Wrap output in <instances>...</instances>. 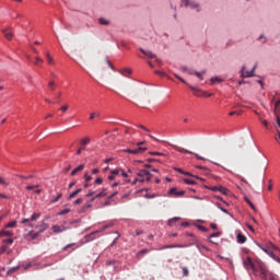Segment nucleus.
Wrapping results in <instances>:
<instances>
[{
    "mask_svg": "<svg viewBox=\"0 0 280 280\" xmlns=\"http://www.w3.org/2000/svg\"><path fill=\"white\" fill-rule=\"evenodd\" d=\"M257 266H258V270L260 272V275H259L260 279H264V280H276L275 273L270 272L268 270V267H266V264H264L262 261H257Z\"/></svg>",
    "mask_w": 280,
    "mask_h": 280,
    "instance_id": "obj_1",
    "label": "nucleus"
},
{
    "mask_svg": "<svg viewBox=\"0 0 280 280\" xmlns=\"http://www.w3.org/2000/svg\"><path fill=\"white\" fill-rule=\"evenodd\" d=\"M136 180H139V183H150V180H152V173L147 170H140L137 173Z\"/></svg>",
    "mask_w": 280,
    "mask_h": 280,
    "instance_id": "obj_2",
    "label": "nucleus"
},
{
    "mask_svg": "<svg viewBox=\"0 0 280 280\" xmlns=\"http://www.w3.org/2000/svg\"><path fill=\"white\" fill-rule=\"evenodd\" d=\"M243 266L244 268H246V270H254V272L256 270H259L257 262L256 265L253 264V260L250 259V257H246V259L243 260Z\"/></svg>",
    "mask_w": 280,
    "mask_h": 280,
    "instance_id": "obj_3",
    "label": "nucleus"
},
{
    "mask_svg": "<svg viewBox=\"0 0 280 280\" xmlns=\"http://www.w3.org/2000/svg\"><path fill=\"white\" fill-rule=\"evenodd\" d=\"M175 150H177V152H180V154H194L196 156V159H198L199 161H205V158L200 156L197 153H194L187 149L180 148V147H175Z\"/></svg>",
    "mask_w": 280,
    "mask_h": 280,
    "instance_id": "obj_4",
    "label": "nucleus"
},
{
    "mask_svg": "<svg viewBox=\"0 0 280 280\" xmlns=\"http://www.w3.org/2000/svg\"><path fill=\"white\" fill-rule=\"evenodd\" d=\"M255 69H257V65H255L254 68L250 71H246V67H243V69H242L243 78H254L255 77Z\"/></svg>",
    "mask_w": 280,
    "mask_h": 280,
    "instance_id": "obj_5",
    "label": "nucleus"
},
{
    "mask_svg": "<svg viewBox=\"0 0 280 280\" xmlns=\"http://www.w3.org/2000/svg\"><path fill=\"white\" fill-rule=\"evenodd\" d=\"M145 150H148V148L145 147H138L137 149H127L126 152L128 154H143V152H145Z\"/></svg>",
    "mask_w": 280,
    "mask_h": 280,
    "instance_id": "obj_6",
    "label": "nucleus"
},
{
    "mask_svg": "<svg viewBox=\"0 0 280 280\" xmlns=\"http://www.w3.org/2000/svg\"><path fill=\"white\" fill-rule=\"evenodd\" d=\"M51 231L52 233H65V231H69V228L66 225H52Z\"/></svg>",
    "mask_w": 280,
    "mask_h": 280,
    "instance_id": "obj_7",
    "label": "nucleus"
},
{
    "mask_svg": "<svg viewBox=\"0 0 280 280\" xmlns=\"http://www.w3.org/2000/svg\"><path fill=\"white\" fill-rule=\"evenodd\" d=\"M40 235L38 232H28L27 234L24 235V240H27V242H33V240H36Z\"/></svg>",
    "mask_w": 280,
    "mask_h": 280,
    "instance_id": "obj_8",
    "label": "nucleus"
},
{
    "mask_svg": "<svg viewBox=\"0 0 280 280\" xmlns=\"http://www.w3.org/2000/svg\"><path fill=\"white\" fill-rule=\"evenodd\" d=\"M2 34L4 38H7V40H12V38H14V34L12 33V31H10V28L2 30Z\"/></svg>",
    "mask_w": 280,
    "mask_h": 280,
    "instance_id": "obj_9",
    "label": "nucleus"
},
{
    "mask_svg": "<svg viewBox=\"0 0 280 280\" xmlns=\"http://www.w3.org/2000/svg\"><path fill=\"white\" fill-rule=\"evenodd\" d=\"M35 229H38L37 233H45V231H47V229H49V225L47 223H45V221H42V223L39 225H36Z\"/></svg>",
    "mask_w": 280,
    "mask_h": 280,
    "instance_id": "obj_10",
    "label": "nucleus"
},
{
    "mask_svg": "<svg viewBox=\"0 0 280 280\" xmlns=\"http://www.w3.org/2000/svg\"><path fill=\"white\" fill-rule=\"evenodd\" d=\"M38 218H40V213H34V214H32V217L30 219H24L22 221V224H27L28 222H36V220H38Z\"/></svg>",
    "mask_w": 280,
    "mask_h": 280,
    "instance_id": "obj_11",
    "label": "nucleus"
},
{
    "mask_svg": "<svg viewBox=\"0 0 280 280\" xmlns=\"http://www.w3.org/2000/svg\"><path fill=\"white\" fill-rule=\"evenodd\" d=\"M168 194H171V196H175L176 198L180 197V196H185L184 190H177L176 188H171Z\"/></svg>",
    "mask_w": 280,
    "mask_h": 280,
    "instance_id": "obj_12",
    "label": "nucleus"
},
{
    "mask_svg": "<svg viewBox=\"0 0 280 280\" xmlns=\"http://www.w3.org/2000/svg\"><path fill=\"white\" fill-rule=\"evenodd\" d=\"M189 89L191 91H196L194 93V95H196V97H205V95H207V92H202V91L198 90L197 88H194L192 85H189Z\"/></svg>",
    "mask_w": 280,
    "mask_h": 280,
    "instance_id": "obj_13",
    "label": "nucleus"
},
{
    "mask_svg": "<svg viewBox=\"0 0 280 280\" xmlns=\"http://www.w3.org/2000/svg\"><path fill=\"white\" fill-rule=\"evenodd\" d=\"M140 51L144 55V56H147L148 58H151V59H154V58H156V55H154L152 51H150V50H145V49H143V48H140Z\"/></svg>",
    "mask_w": 280,
    "mask_h": 280,
    "instance_id": "obj_14",
    "label": "nucleus"
},
{
    "mask_svg": "<svg viewBox=\"0 0 280 280\" xmlns=\"http://www.w3.org/2000/svg\"><path fill=\"white\" fill-rule=\"evenodd\" d=\"M45 56H46L48 65H51V66L56 65V60H54V57H51V54L49 51H47L45 54Z\"/></svg>",
    "mask_w": 280,
    "mask_h": 280,
    "instance_id": "obj_15",
    "label": "nucleus"
},
{
    "mask_svg": "<svg viewBox=\"0 0 280 280\" xmlns=\"http://www.w3.org/2000/svg\"><path fill=\"white\" fill-rule=\"evenodd\" d=\"M35 65V67H43V65L45 63V60L40 57H35V61L33 62Z\"/></svg>",
    "mask_w": 280,
    "mask_h": 280,
    "instance_id": "obj_16",
    "label": "nucleus"
},
{
    "mask_svg": "<svg viewBox=\"0 0 280 280\" xmlns=\"http://www.w3.org/2000/svg\"><path fill=\"white\" fill-rule=\"evenodd\" d=\"M236 240H237L238 244H246V236H244V234H242V233L237 234Z\"/></svg>",
    "mask_w": 280,
    "mask_h": 280,
    "instance_id": "obj_17",
    "label": "nucleus"
},
{
    "mask_svg": "<svg viewBox=\"0 0 280 280\" xmlns=\"http://www.w3.org/2000/svg\"><path fill=\"white\" fill-rule=\"evenodd\" d=\"M82 170H84V164H81V165L77 166V167L71 172V176H75V174H78V172H82Z\"/></svg>",
    "mask_w": 280,
    "mask_h": 280,
    "instance_id": "obj_18",
    "label": "nucleus"
},
{
    "mask_svg": "<svg viewBox=\"0 0 280 280\" xmlns=\"http://www.w3.org/2000/svg\"><path fill=\"white\" fill-rule=\"evenodd\" d=\"M245 202H247V205H249L250 209H253V211H257V208L255 207V203L250 201V199H248V197L244 198Z\"/></svg>",
    "mask_w": 280,
    "mask_h": 280,
    "instance_id": "obj_19",
    "label": "nucleus"
},
{
    "mask_svg": "<svg viewBox=\"0 0 280 280\" xmlns=\"http://www.w3.org/2000/svg\"><path fill=\"white\" fill-rule=\"evenodd\" d=\"M185 2L186 7H190V8H198V3L191 2L189 0H183Z\"/></svg>",
    "mask_w": 280,
    "mask_h": 280,
    "instance_id": "obj_20",
    "label": "nucleus"
},
{
    "mask_svg": "<svg viewBox=\"0 0 280 280\" xmlns=\"http://www.w3.org/2000/svg\"><path fill=\"white\" fill-rule=\"evenodd\" d=\"M121 75L128 77L132 73V70L130 68H125L120 71Z\"/></svg>",
    "mask_w": 280,
    "mask_h": 280,
    "instance_id": "obj_21",
    "label": "nucleus"
},
{
    "mask_svg": "<svg viewBox=\"0 0 280 280\" xmlns=\"http://www.w3.org/2000/svg\"><path fill=\"white\" fill-rule=\"evenodd\" d=\"M106 196H107L106 188H103L101 192L94 196V198H104Z\"/></svg>",
    "mask_w": 280,
    "mask_h": 280,
    "instance_id": "obj_22",
    "label": "nucleus"
},
{
    "mask_svg": "<svg viewBox=\"0 0 280 280\" xmlns=\"http://www.w3.org/2000/svg\"><path fill=\"white\" fill-rule=\"evenodd\" d=\"M81 145H89V143H91V138L85 137L83 139L80 140Z\"/></svg>",
    "mask_w": 280,
    "mask_h": 280,
    "instance_id": "obj_23",
    "label": "nucleus"
},
{
    "mask_svg": "<svg viewBox=\"0 0 280 280\" xmlns=\"http://www.w3.org/2000/svg\"><path fill=\"white\" fill-rule=\"evenodd\" d=\"M78 194H82V189H77L74 190L72 194L69 195V200H72V198H75V196H78Z\"/></svg>",
    "mask_w": 280,
    "mask_h": 280,
    "instance_id": "obj_24",
    "label": "nucleus"
},
{
    "mask_svg": "<svg viewBox=\"0 0 280 280\" xmlns=\"http://www.w3.org/2000/svg\"><path fill=\"white\" fill-rule=\"evenodd\" d=\"M178 220H180L179 217H175L173 219L168 220V226H174V224H176V222H178Z\"/></svg>",
    "mask_w": 280,
    "mask_h": 280,
    "instance_id": "obj_25",
    "label": "nucleus"
},
{
    "mask_svg": "<svg viewBox=\"0 0 280 280\" xmlns=\"http://www.w3.org/2000/svg\"><path fill=\"white\" fill-rule=\"evenodd\" d=\"M0 235H1V236H5V237H12V232L2 230V231L0 232Z\"/></svg>",
    "mask_w": 280,
    "mask_h": 280,
    "instance_id": "obj_26",
    "label": "nucleus"
},
{
    "mask_svg": "<svg viewBox=\"0 0 280 280\" xmlns=\"http://www.w3.org/2000/svg\"><path fill=\"white\" fill-rule=\"evenodd\" d=\"M165 248H185V245L172 244V245H166Z\"/></svg>",
    "mask_w": 280,
    "mask_h": 280,
    "instance_id": "obj_27",
    "label": "nucleus"
},
{
    "mask_svg": "<svg viewBox=\"0 0 280 280\" xmlns=\"http://www.w3.org/2000/svg\"><path fill=\"white\" fill-rule=\"evenodd\" d=\"M98 22L101 25H110V21H108L104 18L98 19Z\"/></svg>",
    "mask_w": 280,
    "mask_h": 280,
    "instance_id": "obj_28",
    "label": "nucleus"
},
{
    "mask_svg": "<svg viewBox=\"0 0 280 280\" xmlns=\"http://www.w3.org/2000/svg\"><path fill=\"white\" fill-rule=\"evenodd\" d=\"M218 191H220V194H223L224 196L229 194V189H226V187H223V186H219Z\"/></svg>",
    "mask_w": 280,
    "mask_h": 280,
    "instance_id": "obj_29",
    "label": "nucleus"
},
{
    "mask_svg": "<svg viewBox=\"0 0 280 280\" xmlns=\"http://www.w3.org/2000/svg\"><path fill=\"white\" fill-rule=\"evenodd\" d=\"M182 71L188 72V75H196V71L187 68H182Z\"/></svg>",
    "mask_w": 280,
    "mask_h": 280,
    "instance_id": "obj_30",
    "label": "nucleus"
},
{
    "mask_svg": "<svg viewBox=\"0 0 280 280\" xmlns=\"http://www.w3.org/2000/svg\"><path fill=\"white\" fill-rule=\"evenodd\" d=\"M48 88L50 89V91H56V82L55 81H49L48 82Z\"/></svg>",
    "mask_w": 280,
    "mask_h": 280,
    "instance_id": "obj_31",
    "label": "nucleus"
},
{
    "mask_svg": "<svg viewBox=\"0 0 280 280\" xmlns=\"http://www.w3.org/2000/svg\"><path fill=\"white\" fill-rule=\"evenodd\" d=\"M16 226V221H11L5 225V229H14Z\"/></svg>",
    "mask_w": 280,
    "mask_h": 280,
    "instance_id": "obj_32",
    "label": "nucleus"
},
{
    "mask_svg": "<svg viewBox=\"0 0 280 280\" xmlns=\"http://www.w3.org/2000/svg\"><path fill=\"white\" fill-rule=\"evenodd\" d=\"M67 213H71V209L67 208V209H63L61 210L58 215H67Z\"/></svg>",
    "mask_w": 280,
    "mask_h": 280,
    "instance_id": "obj_33",
    "label": "nucleus"
},
{
    "mask_svg": "<svg viewBox=\"0 0 280 280\" xmlns=\"http://www.w3.org/2000/svg\"><path fill=\"white\" fill-rule=\"evenodd\" d=\"M175 75V78L177 79V80H179V81H182L183 82V84H186V86H189V83H187V81H185V79H183L180 75H178V74H174Z\"/></svg>",
    "mask_w": 280,
    "mask_h": 280,
    "instance_id": "obj_34",
    "label": "nucleus"
},
{
    "mask_svg": "<svg viewBox=\"0 0 280 280\" xmlns=\"http://www.w3.org/2000/svg\"><path fill=\"white\" fill-rule=\"evenodd\" d=\"M60 198H62V192H59L56 198L51 199V203L54 205V203L58 202V200H60Z\"/></svg>",
    "mask_w": 280,
    "mask_h": 280,
    "instance_id": "obj_35",
    "label": "nucleus"
},
{
    "mask_svg": "<svg viewBox=\"0 0 280 280\" xmlns=\"http://www.w3.org/2000/svg\"><path fill=\"white\" fill-rule=\"evenodd\" d=\"M184 183H186V185H196V180L189 178H185Z\"/></svg>",
    "mask_w": 280,
    "mask_h": 280,
    "instance_id": "obj_36",
    "label": "nucleus"
},
{
    "mask_svg": "<svg viewBox=\"0 0 280 280\" xmlns=\"http://www.w3.org/2000/svg\"><path fill=\"white\" fill-rule=\"evenodd\" d=\"M2 253H8V245L3 244V245L0 247V255H2Z\"/></svg>",
    "mask_w": 280,
    "mask_h": 280,
    "instance_id": "obj_37",
    "label": "nucleus"
},
{
    "mask_svg": "<svg viewBox=\"0 0 280 280\" xmlns=\"http://www.w3.org/2000/svg\"><path fill=\"white\" fill-rule=\"evenodd\" d=\"M206 189H209L210 191H218L219 186H206Z\"/></svg>",
    "mask_w": 280,
    "mask_h": 280,
    "instance_id": "obj_38",
    "label": "nucleus"
},
{
    "mask_svg": "<svg viewBox=\"0 0 280 280\" xmlns=\"http://www.w3.org/2000/svg\"><path fill=\"white\" fill-rule=\"evenodd\" d=\"M84 178H85V183H91V180H93V177L89 175V173L84 174Z\"/></svg>",
    "mask_w": 280,
    "mask_h": 280,
    "instance_id": "obj_39",
    "label": "nucleus"
},
{
    "mask_svg": "<svg viewBox=\"0 0 280 280\" xmlns=\"http://www.w3.org/2000/svg\"><path fill=\"white\" fill-rule=\"evenodd\" d=\"M110 174H113L117 178V176H120L119 168L112 170Z\"/></svg>",
    "mask_w": 280,
    "mask_h": 280,
    "instance_id": "obj_40",
    "label": "nucleus"
},
{
    "mask_svg": "<svg viewBox=\"0 0 280 280\" xmlns=\"http://www.w3.org/2000/svg\"><path fill=\"white\" fill-rule=\"evenodd\" d=\"M149 250L148 249H141L140 252H138V257H141L143 255H148Z\"/></svg>",
    "mask_w": 280,
    "mask_h": 280,
    "instance_id": "obj_41",
    "label": "nucleus"
},
{
    "mask_svg": "<svg viewBox=\"0 0 280 280\" xmlns=\"http://www.w3.org/2000/svg\"><path fill=\"white\" fill-rule=\"evenodd\" d=\"M195 75H196L197 78H199V80H205V78H202V75H205V72H198V71H196V72H195Z\"/></svg>",
    "mask_w": 280,
    "mask_h": 280,
    "instance_id": "obj_42",
    "label": "nucleus"
},
{
    "mask_svg": "<svg viewBox=\"0 0 280 280\" xmlns=\"http://www.w3.org/2000/svg\"><path fill=\"white\" fill-rule=\"evenodd\" d=\"M119 174L122 176V178H128V173H126L124 170L119 168Z\"/></svg>",
    "mask_w": 280,
    "mask_h": 280,
    "instance_id": "obj_43",
    "label": "nucleus"
},
{
    "mask_svg": "<svg viewBox=\"0 0 280 280\" xmlns=\"http://www.w3.org/2000/svg\"><path fill=\"white\" fill-rule=\"evenodd\" d=\"M183 275L184 277H189V269L187 267H183Z\"/></svg>",
    "mask_w": 280,
    "mask_h": 280,
    "instance_id": "obj_44",
    "label": "nucleus"
},
{
    "mask_svg": "<svg viewBox=\"0 0 280 280\" xmlns=\"http://www.w3.org/2000/svg\"><path fill=\"white\" fill-rule=\"evenodd\" d=\"M3 244H14V238H7L3 241Z\"/></svg>",
    "mask_w": 280,
    "mask_h": 280,
    "instance_id": "obj_45",
    "label": "nucleus"
},
{
    "mask_svg": "<svg viewBox=\"0 0 280 280\" xmlns=\"http://www.w3.org/2000/svg\"><path fill=\"white\" fill-rule=\"evenodd\" d=\"M220 235H222V232L212 233V234L210 235V240L213 238V237H220Z\"/></svg>",
    "mask_w": 280,
    "mask_h": 280,
    "instance_id": "obj_46",
    "label": "nucleus"
},
{
    "mask_svg": "<svg viewBox=\"0 0 280 280\" xmlns=\"http://www.w3.org/2000/svg\"><path fill=\"white\" fill-rule=\"evenodd\" d=\"M0 185H4L5 187H8V185H10V183L5 182V179L0 177Z\"/></svg>",
    "mask_w": 280,
    "mask_h": 280,
    "instance_id": "obj_47",
    "label": "nucleus"
},
{
    "mask_svg": "<svg viewBox=\"0 0 280 280\" xmlns=\"http://www.w3.org/2000/svg\"><path fill=\"white\" fill-rule=\"evenodd\" d=\"M199 231H203V233H207L209 230L205 228L203 225H198Z\"/></svg>",
    "mask_w": 280,
    "mask_h": 280,
    "instance_id": "obj_48",
    "label": "nucleus"
},
{
    "mask_svg": "<svg viewBox=\"0 0 280 280\" xmlns=\"http://www.w3.org/2000/svg\"><path fill=\"white\" fill-rule=\"evenodd\" d=\"M60 110H62V113H67V110H69V105L61 106Z\"/></svg>",
    "mask_w": 280,
    "mask_h": 280,
    "instance_id": "obj_49",
    "label": "nucleus"
},
{
    "mask_svg": "<svg viewBox=\"0 0 280 280\" xmlns=\"http://www.w3.org/2000/svg\"><path fill=\"white\" fill-rule=\"evenodd\" d=\"M102 183H104V179H102V177L95 179L96 185H102Z\"/></svg>",
    "mask_w": 280,
    "mask_h": 280,
    "instance_id": "obj_50",
    "label": "nucleus"
},
{
    "mask_svg": "<svg viewBox=\"0 0 280 280\" xmlns=\"http://www.w3.org/2000/svg\"><path fill=\"white\" fill-rule=\"evenodd\" d=\"M92 196H95V191H93V190H90V191L85 195V197H88V198H91Z\"/></svg>",
    "mask_w": 280,
    "mask_h": 280,
    "instance_id": "obj_51",
    "label": "nucleus"
},
{
    "mask_svg": "<svg viewBox=\"0 0 280 280\" xmlns=\"http://www.w3.org/2000/svg\"><path fill=\"white\" fill-rule=\"evenodd\" d=\"M117 194H119L118 191L113 192L112 195H109L107 198L108 200H113V198H115V196H117Z\"/></svg>",
    "mask_w": 280,
    "mask_h": 280,
    "instance_id": "obj_52",
    "label": "nucleus"
},
{
    "mask_svg": "<svg viewBox=\"0 0 280 280\" xmlns=\"http://www.w3.org/2000/svg\"><path fill=\"white\" fill-rule=\"evenodd\" d=\"M155 73H156V75H160L161 78H164V75H165V72H162L159 70H155Z\"/></svg>",
    "mask_w": 280,
    "mask_h": 280,
    "instance_id": "obj_53",
    "label": "nucleus"
},
{
    "mask_svg": "<svg viewBox=\"0 0 280 280\" xmlns=\"http://www.w3.org/2000/svg\"><path fill=\"white\" fill-rule=\"evenodd\" d=\"M153 156H163V153L161 152H150Z\"/></svg>",
    "mask_w": 280,
    "mask_h": 280,
    "instance_id": "obj_54",
    "label": "nucleus"
},
{
    "mask_svg": "<svg viewBox=\"0 0 280 280\" xmlns=\"http://www.w3.org/2000/svg\"><path fill=\"white\" fill-rule=\"evenodd\" d=\"M36 188H38V185H35V186H26V189H27L28 191H31L32 189H36Z\"/></svg>",
    "mask_w": 280,
    "mask_h": 280,
    "instance_id": "obj_55",
    "label": "nucleus"
},
{
    "mask_svg": "<svg viewBox=\"0 0 280 280\" xmlns=\"http://www.w3.org/2000/svg\"><path fill=\"white\" fill-rule=\"evenodd\" d=\"M94 117H100V114L98 113H92L90 115V119H93Z\"/></svg>",
    "mask_w": 280,
    "mask_h": 280,
    "instance_id": "obj_56",
    "label": "nucleus"
},
{
    "mask_svg": "<svg viewBox=\"0 0 280 280\" xmlns=\"http://www.w3.org/2000/svg\"><path fill=\"white\" fill-rule=\"evenodd\" d=\"M82 202H83L82 198H79V199L74 200V205H82Z\"/></svg>",
    "mask_w": 280,
    "mask_h": 280,
    "instance_id": "obj_57",
    "label": "nucleus"
},
{
    "mask_svg": "<svg viewBox=\"0 0 280 280\" xmlns=\"http://www.w3.org/2000/svg\"><path fill=\"white\" fill-rule=\"evenodd\" d=\"M269 248H275V250H279V253H280L279 247H276V245H275V244H272V243H270V244H269Z\"/></svg>",
    "mask_w": 280,
    "mask_h": 280,
    "instance_id": "obj_58",
    "label": "nucleus"
},
{
    "mask_svg": "<svg viewBox=\"0 0 280 280\" xmlns=\"http://www.w3.org/2000/svg\"><path fill=\"white\" fill-rule=\"evenodd\" d=\"M259 248H261L264 250V253H266L267 255L270 253V250H268V248L259 245Z\"/></svg>",
    "mask_w": 280,
    "mask_h": 280,
    "instance_id": "obj_59",
    "label": "nucleus"
},
{
    "mask_svg": "<svg viewBox=\"0 0 280 280\" xmlns=\"http://www.w3.org/2000/svg\"><path fill=\"white\" fill-rule=\"evenodd\" d=\"M211 82H219L220 83V82H222V79L217 77V78L211 79Z\"/></svg>",
    "mask_w": 280,
    "mask_h": 280,
    "instance_id": "obj_60",
    "label": "nucleus"
},
{
    "mask_svg": "<svg viewBox=\"0 0 280 280\" xmlns=\"http://www.w3.org/2000/svg\"><path fill=\"white\" fill-rule=\"evenodd\" d=\"M267 255H269V257H271V259H275L277 257V255H275V253H272L270 250H269V253Z\"/></svg>",
    "mask_w": 280,
    "mask_h": 280,
    "instance_id": "obj_61",
    "label": "nucleus"
},
{
    "mask_svg": "<svg viewBox=\"0 0 280 280\" xmlns=\"http://www.w3.org/2000/svg\"><path fill=\"white\" fill-rule=\"evenodd\" d=\"M210 228L213 229V231H217V230H218V224L211 223V224H210Z\"/></svg>",
    "mask_w": 280,
    "mask_h": 280,
    "instance_id": "obj_62",
    "label": "nucleus"
},
{
    "mask_svg": "<svg viewBox=\"0 0 280 280\" xmlns=\"http://www.w3.org/2000/svg\"><path fill=\"white\" fill-rule=\"evenodd\" d=\"M114 264H116L115 260H108V261L106 262V266H114Z\"/></svg>",
    "mask_w": 280,
    "mask_h": 280,
    "instance_id": "obj_63",
    "label": "nucleus"
},
{
    "mask_svg": "<svg viewBox=\"0 0 280 280\" xmlns=\"http://www.w3.org/2000/svg\"><path fill=\"white\" fill-rule=\"evenodd\" d=\"M107 178H108V180H115V178H116V177H115V175H114V174H110V175H108V177H107Z\"/></svg>",
    "mask_w": 280,
    "mask_h": 280,
    "instance_id": "obj_64",
    "label": "nucleus"
}]
</instances>
